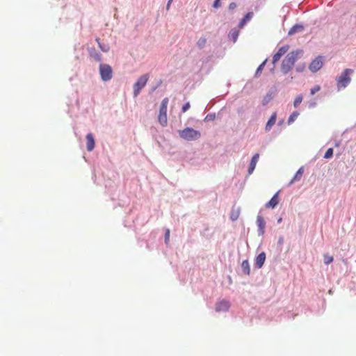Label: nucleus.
<instances>
[{
  "instance_id": "nucleus-1",
  "label": "nucleus",
  "mask_w": 356,
  "mask_h": 356,
  "mask_svg": "<svg viewBox=\"0 0 356 356\" xmlns=\"http://www.w3.org/2000/svg\"><path fill=\"white\" fill-rule=\"evenodd\" d=\"M302 54V50H297L288 54L282 63L281 70L282 72L284 74L288 73L292 69L296 60Z\"/></svg>"
},
{
  "instance_id": "nucleus-2",
  "label": "nucleus",
  "mask_w": 356,
  "mask_h": 356,
  "mask_svg": "<svg viewBox=\"0 0 356 356\" xmlns=\"http://www.w3.org/2000/svg\"><path fill=\"white\" fill-rule=\"evenodd\" d=\"M179 134L181 138L189 141L197 140L201 136V134L199 131L189 127L179 131Z\"/></svg>"
},
{
  "instance_id": "nucleus-3",
  "label": "nucleus",
  "mask_w": 356,
  "mask_h": 356,
  "mask_svg": "<svg viewBox=\"0 0 356 356\" xmlns=\"http://www.w3.org/2000/svg\"><path fill=\"white\" fill-rule=\"evenodd\" d=\"M353 72L351 69H346L337 80V85L339 90L346 88L350 82V75Z\"/></svg>"
},
{
  "instance_id": "nucleus-4",
  "label": "nucleus",
  "mask_w": 356,
  "mask_h": 356,
  "mask_svg": "<svg viewBox=\"0 0 356 356\" xmlns=\"http://www.w3.org/2000/svg\"><path fill=\"white\" fill-rule=\"evenodd\" d=\"M168 104V98H164L161 104L158 120L162 127H165L168 124L167 108Z\"/></svg>"
},
{
  "instance_id": "nucleus-5",
  "label": "nucleus",
  "mask_w": 356,
  "mask_h": 356,
  "mask_svg": "<svg viewBox=\"0 0 356 356\" xmlns=\"http://www.w3.org/2000/svg\"><path fill=\"white\" fill-rule=\"evenodd\" d=\"M99 73L102 79L104 81H108L113 77V70L111 67L108 64L102 63L99 65Z\"/></svg>"
},
{
  "instance_id": "nucleus-6",
  "label": "nucleus",
  "mask_w": 356,
  "mask_h": 356,
  "mask_svg": "<svg viewBox=\"0 0 356 356\" xmlns=\"http://www.w3.org/2000/svg\"><path fill=\"white\" fill-rule=\"evenodd\" d=\"M149 79V76L147 74H144L141 76L138 81L134 85V95L135 97L138 96L140 92V90L143 88L145 86L147 82Z\"/></svg>"
},
{
  "instance_id": "nucleus-7",
  "label": "nucleus",
  "mask_w": 356,
  "mask_h": 356,
  "mask_svg": "<svg viewBox=\"0 0 356 356\" xmlns=\"http://www.w3.org/2000/svg\"><path fill=\"white\" fill-rule=\"evenodd\" d=\"M289 49V45H285L282 47H280L277 53H275L273 58V63L275 64L277 62L280 60L281 57L284 56Z\"/></svg>"
},
{
  "instance_id": "nucleus-8",
  "label": "nucleus",
  "mask_w": 356,
  "mask_h": 356,
  "mask_svg": "<svg viewBox=\"0 0 356 356\" xmlns=\"http://www.w3.org/2000/svg\"><path fill=\"white\" fill-rule=\"evenodd\" d=\"M323 66V61L321 57H318L315 58L309 65V70L313 72H316L318 70H319Z\"/></svg>"
},
{
  "instance_id": "nucleus-9",
  "label": "nucleus",
  "mask_w": 356,
  "mask_h": 356,
  "mask_svg": "<svg viewBox=\"0 0 356 356\" xmlns=\"http://www.w3.org/2000/svg\"><path fill=\"white\" fill-rule=\"evenodd\" d=\"M230 307V304L227 300H221L216 303V310L218 312H225L228 311Z\"/></svg>"
},
{
  "instance_id": "nucleus-10",
  "label": "nucleus",
  "mask_w": 356,
  "mask_h": 356,
  "mask_svg": "<svg viewBox=\"0 0 356 356\" xmlns=\"http://www.w3.org/2000/svg\"><path fill=\"white\" fill-rule=\"evenodd\" d=\"M259 154L258 153L255 154L252 156L250 163L249 168H248V173L250 175L252 174L253 172V171L254 170L257 163L259 160Z\"/></svg>"
},
{
  "instance_id": "nucleus-11",
  "label": "nucleus",
  "mask_w": 356,
  "mask_h": 356,
  "mask_svg": "<svg viewBox=\"0 0 356 356\" xmlns=\"http://www.w3.org/2000/svg\"><path fill=\"white\" fill-rule=\"evenodd\" d=\"M276 120H277V113L275 112H274L271 115L270 119L268 120V121L267 122V123L266 124L265 130L266 131H269L271 129L273 126L275 124Z\"/></svg>"
},
{
  "instance_id": "nucleus-12",
  "label": "nucleus",
  "mask_w": 356,
  "mask_h": 356,
  "mask_svg": "<svg viewBox=\"0 0 356 356\" xmlns=\"http://www.w3.org/2000/svg\"><path fill=\"white\" fill-rule=\"evenodd\" d=\"M87 145L86 148L88 151L91 152L95 147V139L92 134H88L86 135Z\"/></svg>"
},
{
  "instance_id": "nucleus-13",
  "label": "nucleus",
  "mask_w": 356,
  "mask_h": 356,
  "mask_svg": "<svg viewBox=\"0 0 356 356\" xmlns=\"http://www.w3.org/2000/svg\"><path fill=\"white\" fill-rule=\"evenodd\" d=\"M279 203L278 193H276L273 197L266 204V208H275Z\"/></svg>"
},
{
  "instance_id": "nucleus-14",
  "label": "nucleus",
  "mask_w": 356,
  "mask_h": 356,
  "mask_svg": "<svg viewBox=\"0 0 356 356\" xmlns=\"http://www.w3.org/2000/svg\"><path fill=\"white\" fill-rule=\"evenodd\" d=\"M266 260V254L264 252L260 253L256 258L255 265L259 268H261Z\"/></svg>"
},
{
  "instance_id": "nucleus-15",
  "label": "nucleus",
  "mask_w": 356,
  "mask_h": 356,
  "mask_svg": "<svg viewBox=\"0 0 356 356\" xmlns=\"http://www.w3.org/2000/svg\"><path fill=\"white\" fill-rule=\"evenodd\" d=\"M304 173V168L300 167L298 170L296 172V175L293 177V179L290 181L289 185H291L293 183L297 181H300L302 177V175Z\"/></svg>"
},
{
  "instance_id": "nucleus-16",
  "label": "nucleus",
  "mask_w": 356,
  "mask_h": 356,
  "mask_svg": "<svg viewBox=\"0 0 356 356\" xmlns=\"http://www.w3.org/2000/svg\"><path fill=\"white\" fill-rule=\"evenodd\" d=\"M304 30V27L301 24H296L290 29L288 32L289 35H292L296 33L302 32Z\"/></svg>"
},
{
  "instance_id": "nucleus-17",
  "label": "nucleus",
  "mask_w": 356,
  "mask_h": 356,
  "mask_svg": "<svg viewBox=\"0 0 356 356\" xmlns=\"http://www.w3.org/2000/svg\"><path fill=\"white\" fill-rule=\"evenodd\" d=\"M257 224L259 227V231L263 234L264 232L266 222L262 216H258L257 217Z\"/></svg>"
},
{
  "instance_id": "nucleus-18",
  "label": "nucleus",
  "mask_w": 356,
  "mask_h": 356,
  "mask_svg": "<svg viewBox=\"0 0 356 356\" xmlns=\"http://www.w3.org/2000/svg\"><path fill=\"white\" fill-rule=\"evenodd\" d=\"M252 17V13H247L245 17L241 19L240 22L238 26L239 28H243V26L246 24V22L251 19Z\"/></svg>"
},
{
  "instance_id": "nucleus-19",
  "label": "nucleus",
  "mask_w": 356,
  "mask_h": 356,
  "mask_svg": "<svg viewBox=\"0 0 356 356\" xmlns=\"http://www.w3.org/2000/svg\"><path fill=\"white\" fill-rule=\"evenodd\" d=\"M243 272L246 274L249 275L250 273V268L248 260L243 261L241 264Z\"/></svg>"
},
{
  "instance_id": "nucleus-20",
  "label": "nucleus",
  "mask_w": 356,
  "mask_h": 356,
  "mask_svg": "<svg viewBox=\"0 0 356 356\" xmlns=\"http://www.w3.org/2000/svg\"><path fill=\"white\" fill-rule=\"evenodd\" d=\"M239 31L236 29H232L229 31V36L232 38L234 42H235L237 40V38L238 37Z\"/></svg>"
},
{
  "instance_id": "nucleus-21",
  "label": "nucleus",
  "mask_w": 356,
  "mask_h": 356,
  "mask_svg": "<svg viewBox=\"0 0 356 356\" xmlns=\"http://www.w3.org/2000/svg\"><path fill=\"white\" fill-rule=\"evenodd\" d=\"M207 43V38L205 37L200 38L197 42V45L199 48L202 49L204 47L205 44Z\"/></svg>"
},
{
  "instance_id": "nucleus-22",
  "label": "nucleus",
  "mask_w": 356,
  "mask_h": 356,
  "mask_svg": "<svg viewBox=\"0 0 356 356\" xmlns=\"http://www.w3.org/2000/svg\"><path fill=\"white\" fill-rule=\"evenodd\" d=\"M90 54L92 58H94V59L96 61H101V60H102L101 54L97 53L95 49H93L92 51H90Z\"/></svg>"
},
{
  "instance_id": "nucleus-23",
  "label": "nucleus",
  "mask_w": 356,
  "mask_h": 356,
  "mask_svg": "<svg viewBox=\"0 0 356 356\" xmlns=\"http://www.w3.org/2000/svg\"><path fill=\"white\" fill-rule=\"evenodd\" d=\"M298 115H299V113L298 111L293 112L289 118L288 124H291V123L293 122L296 120V119L298 118Z\"/></svg>"
},
{
  "instance_id": "nucleus-24",
  "label": "nucleus",
  "mask_w": 356,
  "mask_h": 356,
  "mask_svg": "<svg viewBox=\"0 0 356 356\" xmlns=\"http://www.w3.org/2000/svg\"><path fill=\"white\" fill-rule=\"evenodd\" d=\"M323 258H324V263L327 265L332 263L334 259L333 257L331 255H329L328 254H324Z\"/></svg>"
},
{
  "instance_id": "nucleus-25",
  "label": "nucleus",
  "mask_w": 356,
  "mask_h": 356,
  "mask_svg": "<svg viewBox=\"0 0 356 356\" xmlns=\"http://www.w3.org/2000/svg\"><path fill=\"white\" fill-rule=\"evenodd\" d=\"M267 62V59H266L259 67L257 69V71H256V73H255V76H258L259 74L261 72V71L263 70L266 63Z\"/></svg>"
},
{
  "instance_id": "nucleus-26",
  "label": "nucleus",
  "mask_w": 356,
  "mask_h": 356,
  "mask_svg": "<svg viewBox=\"0 0 356 356\" xmlns=\"http://www.w3.org/2000/svg\"><path fill=\"white\" fill-rule=\"evenodd\" d=\"M302 96L301 95H298L295 99H294V102H293V106L294 107H297L302 101Z\"/></svg>"
},
{
  "instance_id": "nucleus-27",
  "label": "nucleus",
  "mask_w": 356,
  "mask_h": 356,
  "mask_svg": "<svg viewBox=\"0 0 356 356\" xmlns=\"http://www.w3.org/2000/svg\"><path fill=\"white\" fill-rule=\"evenodd\" d=\"M332 155H333V149L332 148H329L326 151V152H325V154L324 155V158L325 159H330V158H331L332 156Z\"/></svg>"
},
{
  "instance_id": "nucleus-28",
  "label": "nucleus",
  "mask_w": 356,
  "mask_h": 356,
  "mask_svg": "<svg viewBox=\"0 0 356 356\" xmlns=\"http://www.w3.org/2000/svg\"><path fill=\"white\" fill-rule=\"evenodd\" d=\"M96 41L98 43L99 47L103 51H108V46H103L100 42L99 38H96Z\"/></svg>"
},
{
  "instance_id": "nucleus-29",
  "label": "nucleus",
  "mask_w": 356,
  "mask_h": 356,
  "mask_svg": "<svg viewBox=\"0 0 356 356\" xmlns=\"http://www.w3.org/2000/svg\"><path fill=\"white\" fill-rule=\"evenodd\" d=\"M321 90V87L319 86H316L315 87H314L313 88L311 89V95H314L316 92H318L319 90Z\"/></svg>"
},
{
  "instance_id": "nucleus-30",
  "label": "nucleus",
  "mask_w": 356,
  "mask_h": 356,
  "mask_svg": "<svg viewBox=\"0 0 356 356\" xmlns=\"http://www.w3.org/2000/svg\"><path fill=\"white\" fill-rule=\"evenodd\" d=\"M191 107V105H190V103L189 102H187L181 108V111L183 113H185Z\"/></svg>"
},
{
  "instance_id": "nucleus-31",
  "label": "nucleus",
  "mask_w": 356,
  "mask_h": 356,
  "mask_svg": "<svg viewBox=\"0 0 356 356\" xmlns=\"http://www.w3.org/2000/svg\"><path fill=\"white\" fill-rule=\"evenodd\" d=\"M169 238H170V230L167 229L166 232H165V242L166 243H168Z\"/></svg>"
},
{
  "instance_id": "nucleus-32",
  "label": "nucleus",
  "mask_w": 356,
  "mask_h": 356,
  "mask_svg": "<svg viewBox=\"0 0 356 356\" xmlns=\"http://www.w3.org/2000/svg\"><path fill=\"white\" fill-rule=\"evenodd\" d=\"M220 0H215L213 7L215 8H218L220 6Z\"/></svg>"
},
{
  "instance_id": "nucleus-33",
  "label": "nucleus",
  "mask_w": 356,
  "mask_h": 356,
  "mask_svg": "<svg viewBox=\"0 0 356 356\" xmlns=\"http://www.w3.org/2000/svg\"><path fill=\"white\" fill-rule=\"evenodd\" d=\"M236 4L234 2H232L229 5V10H234V9L236 8Z\"/></svg>"
},
{
  "instance_id": "nucleus-34",
  "label": "nucleus",
  "mask_w": 356,
  "mask_h": 356,
  "mask_svg": "<svg viewBox=\"0 0 356 356\" xmlns=\"http://www.w3.org/2000/svg\"><path fill=\"white\" fill-rule=\"evenodd\" d=\"M214 117H215L214 115L212 116V115H208L206 116L205 120H210L213 119Z\"/></svg>"
},
{
  "instance_id": "nucleus-35",
  "label": "nucleus",
  "mask_w": 356,
  "mask_h": 356,
  "mask_svg": "<svg viewBox=\"0 0 356 356\" xmlns=\"http://www.w3.org/2000/svg\"><path fill=\"white\" fill-rule=\"evenodd\" d=\"M172 1V0H169V1H168V5H167V8H168V9L169 8L170 5V3H171V1Z\"/></svg>"
},
{
  "instance_id": "nucleus-36",
  "label": "nucleus",
  "mask_w": 356,
  "mask_h": 356,
  "mask_svg": "<svg viewBox=\"0 0 356 356\" xmlns=\"http://www.w3.org/2000/svg\"><path fill=\"white\" fill-rule=\"evenodd\" d=\"M283 242V238H280V240H279V243H282Z\"/></svg>"
},
{
  "instance_id": "nucleus-37",
  "label": "nucleus",
  "mask_w": 356,
  "mask_h": 356,
  "mask_svg": "<svg viewBox=\"0 0 356 356\" xmlns=\"http://www.w3.org/2000/svg\"><path fill=\"white\" fill-rule=\"evenodd\" d=\"M281 221H282V218H280V219L278 220V222H280Z\"/></svg>"
}]
</instances>
